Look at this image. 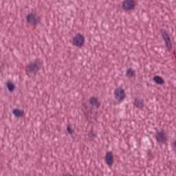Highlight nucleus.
<instances>
[{"mask_svg":"<svg viewBox=\"0 0 176 176\" xmlns=\"http://www.w3.org/2000/svg\"><path fill=\"white\" fill-rule=\"evenodd\" d=\"M42 67V63L41 59L36 58L33 62L30 63L25 67V71L28 76H30V74L36 75L39 70Z\"/></svg>","mask_w":176,"mask_h":176,"instance_id":"obj_1","label":"nucleus"},{"mask_svg":"<svg viewBox=\"0 0 176 176\" xmlns=\"http://www.w3.org/2000/svg\"><path fill=\"white\" fill-rule=\"evenodd\" d=\"M162 38L164 39L166 43V46L168 47L169 52L173 47V44L171 43V38H170V34L167 30L162 29L161 30Z\"/></svg>","mask_w":176,"mask_h":176,"instance_id":"obj_2","label":"nucleus"},{"mask_svg":"<svg viewBox=\"0 0 176 176\" xmlns=\"http://www.w3.org/2000/svg\"><path fill=\"white\" fill-rule=\"evenodd\" d=\"M84 44H85V37L82 34H77L73 38L74 46H76L77 47H82V46H83Z\"/></svg>","mask_w":176,"mask_h":176,"instance_id":"obj_3","label":"nucleus"},{"mask_svg":"<svg viewBox=\"0 0 176 176\" xmlns=\"http://www.w3.org/2000/svg\"><path fill=\"white\" fill-rule=\"evenodd\" d=\"M122 8L126 12L133 10L135 8V1L134 0H126L122 2Z\"/></svg>","mask_w":176,"mask_h":176,"instance_id":"obj_4","label":"nucleus"},{"mask_svg":"<svg viewBox=\"0 0 176 176\" xmlns=\"http://www.w3.org/2000/svg\"><path fill=\"white\" fill-rule=\"evenodd\" d=\"M114 96L116 100H118V101H123V100L126 98V92H124V89L118 88L115 89Z\"/></svg>","mask_w":176,"mask_h":176,"instance_id":"obj_5","label":"nucleus"},{"mask_svg":"<svg viewBox=\"0 0 176 176\" xmlns=\"http://www.w3.org/2000/svg\"><path fill=\"white\" fill-rule=\"evenodd\" d=\"M28 23L32 24V25H36L38 23L41 21V17L37 16L34 14H29L26 18Z\"/></svg>","mask_w":176,"mask_h":176,"instance_id":"obj_6","label":"nucleus"},{"mask_svg":"<svg viewBox=\"0 0 176 176\" xmlns=\"http://www.w3.org/2000/svg\"><path fill=\"white\" fill-rule=\"evenodd\" d=\"M105 162L108 166H112L113 164L114 159L113 154L111 151L107 153L105 157Z\"/></svg>","mask_w":176,"mask_h":176,"instance_id":"obj_7","label":"nucleus"},{"mask_svg":"<svg viewBox=\"0 0 176 176\" xmlns=\"http://www.w3.org/2000/svg\"><path fill=\"white\" fill-rule=\"evenodd\" d=\"M89 103L91 104V107H92V108H100V105H101V103H100V102H98V99L96 97H92L91 98H89Z\"/></svg>","mask_w":176,"mask_h":176,"instance_id":"obj_8","label":"nucleus"},{"mask_svg":"<svg viewBox=\"0 0 176 176\" xmlns=\"http://www.w3.org/2000/svg\"><path fill=\"white\" fill-rule=\"evenodd\" d=\"M156 140L157 142H161L162 144H163V142L166 141V133H164V131H162L160 132H158L156 136Z\"/></svg>","mask_w":176,"mask_h":176,"instance_id":"obj_9","label":"nucleus"},{"mask_svg":"<svg viewBox=\"0 0 176 176\" xmlns=\"http://www.w3.org/2000/svg\"><path fill=\"white\" fill-rule=\"evenodd\" d=\"M133 105L136 108H139L140 109H142V107H144V100L135 98Z\"/></svg>","mask_w":176,"mask_h":176,"instance_id":"obj_10","label":"nucleus"},{"mask_svg":"<svg viewBox=\"0 0 176 176\" xmlns=\"http://www.w3.org/2000/svg\"><path fill=\"white\" fill-rule=\"evenodd\" d=\"M153 82H155L157 85H164V80L159 76H155L153 78Z\"/></svg>","mask_w":176,"mask_h":176,"instance_id":"obj_11","label":"nucleus"},{"mask_svg":"<svg viewBox=\"0 0 176 176\" xmlns=\"http://www.w3.org/2000/svg\"><path fill=\"white\" fill-rule=\"evenodd\" d=\"M12 113L16 118H23V116L25 115L24 111L21 109H14Z\"/></svg>","mask_w":176,"mask_h":176,"instance_id":"obj_12","label":"nucleus"},{"mask_svg":"<svg viewBox=\"0 0 176 176\" xmlns=\"http://www.w3.org/2000/svg\"><path fill=\"white\" fill-rule=\"evenodd\" d=\"M126 76L127 78H135V71L133 70L131 68H129L126 70Z\"/></svg>","mask_w":176,"mask_h":176,"instance_id":"obj_13","label":"nucleus"},{"mask_svg":"<svg viewBox=\"0 0 176 176\" xmlns=\"http://www.w3.org/2000/svg\"><path fill=\"white\" fill-rule=\"evenodd\" d=\"M7 87L9 90V91L12 92V91H14V90H16V86L14 85H13V83L9 82H7Z\"/></svg>","mask_w":176,"mask_h":176,"instance_id":"obj_14","label":"nucleus"},{"mask_svg":"<svg viewBox=\"0 0 176 176\" xmlns=\"http://www.w3.org/2000/svg\"><path fill=\"white\" fill-rule=\"evenodd\" d=\"M88 137H89V138H91L92 140H94V138H97V135L94 134L93 133V131H91L88 133Z\"/></svg>","mask_w":176,"mask_h":176,"instance_id":"obj_15","label":"nucleus"},{"mask_svg":"<svg viewBox=\"0 0 176 176\" xmlns=\"http://www.w3.org/2000/svg\"><path fill=\"white\" fill-rule=\"evenodd\" d=\"M67 133H69L70 135H72V134L75 133V131H74V130L71 129V126H67Z\"/></svg>","mask_w":176,"mask_h":176,"instance_id":"obj_16","label":"nucleus"},{"mask_svg":"<svg viewBox=\"0 0 176 176\" xmlns=\"http://www.w3.org/2000/svg\"><path fill=\"white\" fill-rule=\"evenodd\" d=\"M148 157H152V151L151 150H148Z\"/></svg>","mask_w":176,"mask_h":176,"instance_id":"obj_17","label":"nucleus"}]
</instances>
